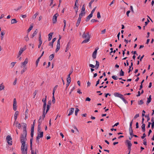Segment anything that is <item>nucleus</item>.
Listing matches in <instances>:
<instances>
[{
  "mask_svg": "<svg viewBox=\"0 0 154 154\" xmlns=\"http://www.w3.org/2000/svg\"><path fill=\"white\" fill-rule=\"evenodd\" d=\"M59 14L57 13H56L53 16L52 19L53 23H55L56 22L57 18Z\"/></svg>",
  "mask_w": 154,
  "mask_h": 154,
  "instance_id": "423d86ee",
  "label": "nucleus"
},
{
  "mask_svg": "<svg viewBox=\"0 0 154 154\" xmlns=\"http://www.w3.org/2000/svg\"><path fill=\"white\" fill-rule=\"evenodd\" d=\"M41 58V57H39L38 59L37 60L36 62V66L37 67L38 66V63L40 59Z\"/></svg>",
  "mask_w": 154,
  "mask_h": 154,
  "instance_id": "c9c22d12",
  "label": "nucleus"
},
{
  "mask_svg": "<svg viewBox=\"0 0 154 154\" xmlns=\"http://www.w3.org/2000/svg\"><path fill=\"white\" fill-rule=\"evenodd\" d=\"M15 124L16 127L19 129H20L21 127V125L20 123H19L17 121H15L14 125Z\"/></svg>",
  "mask_w": 154,
  "mask_h": 154,
  "instance_id": "f8f14e48",
  "label": "nucleus"
},
{
  "mask_svg": "<svg viewBox=\"0 0 154 154\" xmlns=\"http://www.w3.org/2000/svg\"><path fill=\"white\" fill-rule=\"evenodd\" d=\"M149 22V20L147 19V21H146V22H145V26H146L148 23Z\"/></svg>",
  "mask_w": 154,
  "mask_h": 154,
  "instance_id": "69168bd1",
  "label": "nucleus"
},
{
  "mask_svg": "<svg viewBox=\"0 0 154 154\" xmlns=\"http://www.w3.org/2000/svg\"><path fill=\"white\" fill-rule=\"evenodd\" d=\"M17 103L16 100L15 98H14L13 100V109L14 110L16 111L17 109Z\"/></svg>",
  "mask_w": 154,
  "mask_h": 154,
  "instance_id": "0eeeda50",
  "label": "nucleus"
},
{
  "mask_svg": "<svg viewBox=\"0 0 154 154\" xmlns=\"http://www.w3.org/2000/svg\"><path fill=\"white\" fill-rule=\"evenodd\" d=\"M44 119L42 118V116H40L39 118V119L38 121V125H41L42 122V121Z\"/></svg>",
  "mask_w": 154,
  "mask_h": 154,
  "instance_id": "412c9836",
  "label": "nucleus"
},
{
  "mask_svg": "<svg viewBox=\"0 0 154 154\" xmlns=\"http://www.w3.org/2000/svg\"><path fill=\"white\" fill-rule=\"evenodd\" d=\"M41 125H38V132H41V128L40 126Z\"/></svg>",
  "mask_w": 154,
  "mask_h": 154,
  "instance_id": "f704fd0d",
  "label": "nucleus"
},
{
  "mask_svg": "<svg viewBox=\"0 0 154 154\" xmlns=\"http://www.w3.org/2000/svg\"><path fill=\"white\" fill-rule=\"evenodd\" d=\"M33 28V26H30L29 27V29L28 30V32H29Z\"/></svg>",
  "mask_w": 154,
  "mask_h": 154,
  "instance_id": "864d4df0",
  "label": "nucleus"
},
{
  "mask_svg": "<svg viewBox=\"0 0 154 154\" xmlns=\"http://www.w3.org/2000/svg\"><path fill=\"white\" fill-rule=\"evenodd\" d=\"M53 43L52 42H50L48 44L49 46H51L52 48H53Z\"/></svg>",
  "mask_w": 154,
  "mask_h": 154,
  "instance_id": "680f3d73",
  "label": "nucleus"
},
{
  "mask_svg": "<svg viewBox=\"0 0 154 154\" xmlns=\"http://www.w3.org/2000/svg\"><path fill=\"white\" fill-rule=\"evenodd\" d=\"M20 66V67L21 68L23 69L20 72L21 74H23L24 72H25L27 70V67L26 66Z\"/></svg>",
  "mask_w": 154,
  "mask_h": 154,
  "instance_id": "9d476101",
  "label": "nucleus"
},
{
  "mask_svg": "<svg viewBox=\"0 0 154 154\" xmlns=\"http://www.w3.org/2000/svg\"><path fill=\"white\" fill-rule=\"evenodd\" d=\"M28 59L27 58H26L24 61L21 63V66H26V65L28 63Z\"/></svg>",
  "mask_w": 154,
  "mask_h": 154,
  "instance_id": "1a4fd4ad",
  "label": "nucleus"
},
{
  "mask_svg": "<svg viewBox=\"0 0 154 154\" xmlns=\"http://www.w3.org/2000/svg\"><path fill=\"white\" fill-rule=\"evenodd\" d=\"M17 22V21L15 19H12L11 20V23L12 24L16 23Z\"/></svg>",
  "mask_w": 154,
  "mask_h": 154,
  "instance_id": "5701e85b",
  "label": "nucleus"
},
{
  "mask_svg": "<svg viewBox=\"0 0 154 154\" xmlns=\"http://www.w3.org/2000/svg\"><path fill=\"white\" fill-rule=\"evenodd\" d=\"M46 104H43V112H45V109H46Z\"/></svg>",
  "mask_w": 154,
  "mask_h": 154,
  "instance_id": "a18cd8bd",
  "label": "nucleus"
},
{
  "mask_svg": "<svg viewBox=\"0 0 154 154\" xmlns=\"http://www.w3.org/2000/svg\"><path fill=\"white\" fill-rule=\"evenodd\" d=\"M5 33L3 32L2 31L1 32V39L2 40L3 38V35H4Z\"/></svg>",
  "mask_w": 154,
  "mask_h": 154,
  "instance_id": "58836bf2",
  "label": "nucleus"
},
{
  "mask_svg": "<svg viewBox=\"0 0 154 154\" xmlns=\"http://www.w3.org/2000/svg\"><path fill=\"white\" fill-rule=\"evenodd\" d=\"M96 8H97V7H96L93 9V10L91 11V14H92L93 15V14L94 13L95 11Z\"/></svg>",
  "mask_w": 154,
  "mask_h": 154,
  "instance_id": "6e6d98bb",
  "label": "nucleus"
},
{
  "mask_svg": "<svg viewBox=\"0 0 154 154\" xmlns=\"http://www.w3.org/2000/svg\"><path fill=\"white\" fill-rule=\"evenodd\" d=\"M20 142L21 143V150L22 153H27V146L25 144L26 141V137L20 136Z\"/></svg>",
  "mask_w": 154,
  "mask_h": 154,
  "instance_id": "f257e3e1",
  "label": "nucleus"
},
{
  "mask_svg": "<svg viewBox=\"0 0 154 154\" xmlns=\"http://www.w3.org/2000/svg\"><path fill=\"white\" fill-rule=\"evenodd\" d=\"M112 78L114 80H117L118 79V77L115 75H113L112 76Z\"/></svg>",
  "mask_w": 154,
  "mask_h": 154,
  "instance_id": "8fccbe9b",
  "label": "nucleus"
},
{
  "mask_svg": "<svg viewBox=\"0 0 154 154\" xmlns=\"http://www.w3.org/2000/svg\"><path fill=\"white\" fill-rule=\"evenodd\" d=\"M38 33V30L37 29H36L33 32V34L32 35V38H33Z\"/></svg>",
  "mask_w": 154,
  "mask_h": 154,
  "instance_id": "c85d7f7f",
  "label": "nucleus"
},
{
  "mask_svg": "<svg viewBox=\"0 0 154 154\" xmlns=\"http://www.w3.org/2000/svg\"><path fill=\"white\" fill-rule=\"evenodd\" d=\"M37 92H38V91L37 90H35V91L33 93V94H34L33 98H35V96L36 94H37Z\"/></svg>",
  "mask_w": 154,
  "mask_h": 154,
  "instance_id": "603ef678",
  "label": "nucleus"
},
{
  "mask_svg": "<svg viewBox=\"0 0 154 154\" xmlns=\"http://www.w3.org/2000/svg\"><path fill=\"white\" fill-rule=\"evenodd\" d=\"M50 105H49V104L48 105H47V109H46V111L45 114H46L48 112V110H49V109H50Z\"/></svg>",
  "mask_w": 154,
  "mask_h": 154,
  "instance_id": "473e14b6",
  "label": "nucleus"
},
{
  "mask_svg": "<svg viewBox=\"0 0 154 154\" xmlns=\"http://www.w3.org/2000/svg\"><path fill=\"white\" fill-rule=\"evenodd\" d=\"M126 142H127V144L128 145V147H131V146H132V144H131V142L128 140H127Z\"/></svg>",
  "mask_w": 154,
  "mask_h": 154,
  "instance_id": "cd10ccee",
  "label": "nucleus"
},
{
  "mask_svg": "<svg viewBox=\"0 0 154 154\" xmlns=\"http://www.w3.org/2000/svg\"><path fill=\"white\" fill-rule=\"evenodd\" d=\"M63 23H64V26H63V31H64V29L66 27V21L65 20H63Z\"/></svg>",
  "mask_w": 154,
  "mask_h": 154,
  "instance_id": "79ce46f5",
  "label": "nucleus"
},
{
  "mask_svg": "<svg viewBox=\"0 0 154 154\" xmlns=\"http://www.w3.org/2000/svg\"><path fill=\"white\" fill-rule=\"evenodd\" d=\"M151 96L150 95L148 98H147L146 104L148 105L151 102Z\"/></svg>",
  "mask_w": 154,
  "mask_h": 154,
  "instance_id": "2eb2a0df",
  "label": "nucleus"
},
{
  "mask_svg": "<svg viewBox=\"0 0 154 154\" xmlns=\"http://www.w3.org/2000/svg\"><path fill=\"white\" fill-rule=\"evenodd\" d=\"M60 48V45H57L56 48L55 50V52H57L59 50Z\"/></svg>",
  "mask_w": 154,
  "mask_h": 154,
  "instance_id": "393cba45",
  "label": "nucleus"
},
{
  "mask_svg": "<svg viewBox=\"0 0 154 154\" xmlns=\"http://www.w3.org/2000/svg\"><path fill=\"white\" fill-rule=\"evenodd\" d=\"M97 17L99 19L101 17L100 13L99 12H98L97 13Z\"/></svg>",
  "mask_w": 154,
  "mask_h": 154,
  "instance_id": "5fc2aeb1",
  "label": "nucleus"
},
{
  "mask_svg": "<svg viewBox=\"0 0 154 154\" xmlns=\"http://www.w3.org/2000/svg\"><path fill=\"white\" fill-rule=\"evenodd\" d=\"M85 14V12L81 11V13L79 14V17L81 19L82 16H84Z\"/></svg>",
  "mask_w": 154,
  "mask_h": 154,
  "instance_id": "a211bd4d",
  "label": "nucleus"
},
{
  "mask_svg": "<svg viewBox=\"0 0 154 154\" xmlns=\"http://www.w3.org/2000/svg\"><path fill=\"white\" fill-rule=\"evenodd\" d=\"M46 98H47V96H45V99H42V101L44 103V104H46Z\"/></svg>",
  "mask_w": 154,
  "mask_h": 154,
  "instance_id": "e433bc0d",
  "label": "nucleus"
},
{
  "mask_svg": "<svg viewBox=\"0 0 154 154\" xmlns=\"http://www.w3.org/2000/svg\"><path fill=\"white\" fill-rule=\"evenodd\" d=\"M7 143L10 145H12V138L10 135H8L6 138Z\"/></svg>",
  "mask_w": 154,
  "mask_h": 154,
  "instance_id": "20e7f679",
  "label": "nucleus"
},
{
  "mask_svg": "<svg viewBox=\"0 0 154 154\" xmlns=\"http://www.w3.org/2000/svg\"><path fill=\"white\" fill-rule=\"evenodd\" d=\"M53 34V32H51L48 34V40L50 41L51 39L52 36Z\"/></svg>",
  "mask_w": 154,
  "mask_h": 154,
  "instance_id": "6ab92c4d",
  "label": "nucleus"
},
{
  "mask_svg": "<svg viewBox=\"0 0 154 154\" xmlns=\"http://www.w3.org/2000/svg\"><path fill=\"white\" fill-rule=\"evenodd\" d=\"M67 83L70 84L71 81V78H67Z\"/></svg>",
  "mask_w": 154,
  "mask_h": 154,
  "instance_id": "49530a36",
  "label": "nucleus"
},
{
  "mask_svg": "<svg viewBox=\"0 0 154 154\" xmlns=\"http://www.w3.org/2000/svg\"><path fill=\"white\" fill-rule=\"evenodd\" d=\"M91 22L94 23L95 22H97L98 21L94 19H92L91 20Z\"/></svg>",
  "mask_w": 154,
  "mask_h": 154,
  "instance_id": "e2e57ef3",
  "label": "nucleus"
},
{
  "mask_svg": "<svg viewBox=\"0 0 154 154\" xmlns=\"http://www.w3.org/2000/svg\"><path fill=\"white\" fill-rule=\"evenodd\" d=\"M94 0H91L89 4V6L90 7H91V4L93 2Z\"/></svg>",
  "mask_w": 154,
  "mask_h": 154,
  "instance_id": "bf43d9fd",
  "label": "nucleus"
},
{
  "mask_svg": "<svg viewBox=\"0 0 154 154\" xmlns=\"http://www.w3.org/2000/svg\"><path fill=\"white\" fill-rule=\"evenodd\" d=\"M74 111V108H71L70 110L69 111V113L68 114V116H69L72 115Z\"/></svg>",
  "mask_w": 154,
  "mask_h": 154,
  "instance_id": "ddd939ff",
  "label": "nucleus"
},
{
  "mask_svg": "<svg viewBox=\"0 0 154 154\" xmlns=\"http://www.w3.org/2000/svg\"><path fill=\"white\" fill-rule=\"evenodd\" d=\"M34 127H32L31 128V133L33 134L34 132Z\"/></svg>",
  "mask_w": 154,
  "mask_h": 154,
  "instance_id": "0e129e2a",
  "label": "nucleus"
},
{
  "mask_svg": "<svg viewBox=\"0 0 154 154\" xmlns=\"http://www.w3.org/2000/svg\"><path fill=\"white\" fill-rule=\"evenodd\" d=\"M38 14H39L38 12H37L35 13V14L33 16L32 18L34 19H35L36 18L37 16L38 15Z\"/></svg>",
  "mask_w": 154,
  "mask_h": 154,
  "instance_id": "72a5a7b5",
  "label": "nucleus"
},
{
  "mask_svg": "<svg viewBox=\"0 0 154 154\" xmlns=\"http://www.w3.org/2000/svg\"><path fill=\"white\" fill-rule=\"evenodd\" d=\"M54 55L53 54H51L49 57V59L51 60L54 58Z\"/></svg>",
  "mask_w": 154,
  "mask_h": 154,
  "instance_id": "2f4dec72",
  "label": "nucleus"
},
{
  "mask_svg": "<svg viewBox=\"0 0 154 154\" xmlns=\"http://www.w3.org/2000/svg\"><path fill=\"white\" fill-rule=\"evenodd\" d=\"M145 125L144 123L142 124L141 128H142V131L143 132H144L145 131Z\"/></svg>",
  "mask_w": 154,
  "mask_h": 154,
  "instance_id": "bb28decb",
  "label": "nucleus"
},
{
  "mask_svg": "<svg viewBox=\"0 0 154 154\" xmlns=\"http://www.w3.org/2000/svg\"><path fill=\"white\" fill-rule=\"evenodd\" d=\"M26 49V47L25 45L23 48H21L19 52V55L20 56L23 52Z\"/></svg>",
  "mask_w": 154,
  "mask_h": 154,
  "instance_id": "6e6552de",
  "label": "nucleus"
},
{
  "mask_svg": "<svg viewBox=\"0 0 154 154\" xmlns=\"http://www.w3.org/2000/svg\"><path fill=\"white\" fill-rule=\"evenodd\" d=\"M79 111V110L78 108H76L75 110V116H76L77 115V113H78V112Z\"/></svg>",
  "mask_w": 154,
  "mask_h": 154,
  "instance_id": "a19ab883",
  "label": "nucleus"
},
{
  "mask_svg": "<svg viewBox=\"0 0 154 154\" xmlns=\"http://www.w3.org/2000/svg\"><path fill=\"white\" fill-rule=\"evenodd\" d=\"M89 66L90 67L92 68H94L95 67L94 65L92 64H90L89 65Z\"/></svg>",
  "mask_w": 154,
  "mask_h": 154,
  "instance_id": "774afa93",
  "label": "nucleus"
},
{
  "mask_svg": "<svg viewBox=\"0 0 154 154\" xmlns=\"http://www.w3.org/2000/svg\"><path fill=\"white\" fill-rule=\"evenodd\" d=\"M81 18H79V17L78 18L77 22L76 23V26H78L79 25V24L80 22V21H81Z\"/></svg>",
  "mask_w": 154,
  "mask_h": 154,
  "instance_id": "b1692460",
  "label": "nucleus"
},
{
  "mask_svg": "<svg viewBox=\"0 0 154 154\" xmlns=\"http://www.w3.org/2000/svg\"><path fill=\"white\" fill-rule=\"evenodd\" d=\"M145 116L147 118V121H149L150 120V118H149V114H148L147 115H146Z\"/></svg>",
  "mask_w": 154,
  "mask_h": 154,
  "instance_id": "3c124183",
  "label": "nucleus"
},
{
  "mask_svg": "<svg viewBox=\"0 0 154 154\" xmlns=\"http://www.w3.org/2000/svg\"><path fill=\"white\" fill-rule=\"evenodd\" d=\"M39 44L38 45V48H39L41 46V45H42V41H39Z\"/></svg>",
  "mask_w": 154,
  "mask_h": 154,
  "instance_id": "052dcab7",
  "label": "nucleus"
},
{
  "mask_svg": "<svg viewBox=\"0 0 154 154\" xmlns=\"http://www.w3.org/2000/svg\"><path fill=\"white\" fill-rule=\"evenodd\" d=\"M98 49H95V50L93 52V54H92V57L94 58L95 59L96 58V55H97V51Z\"/></svg>",
  "mask_w": 154,
  "mask_h": 154,
  "instance_id": "4468645a",
  "label": "nucleus"
},
{
  "mask_svg": "<svg viewBox=\"0 0 154 154\" xmlns=\"http://www.w3.org/2000/svg\"><path fill=\"white\" fill-rule=\"evenodd\" d=\"M5 87L3 85V83H2L0 85V91L2 90Z\"/></svg>",
  "mask_w": 154,
  "mask_h": 154,
  "instance_id": "7c9ffc66",
  "label": "nucleus"
},
{
  "mask_svg": "<svg viewBox=\"0 0 154 154\" xmlns=\"http://www.w3.org/2000/svg\"><path fill=\"white\" fill-rule=\"evenodd\" d=\"M85 8L84 5H83L82 6V11H81L85 12Z\"/></svg>",
  "mask_w": 154,
  "mask_h": 154,
  "instance_id": "4d7b16f0",
  "label": "nucleus"
},
{
  "mask_svg": "<svg viewBox=\"0 0 154 154\" xmlns=\"http://www.w3.org/2000/svg\"><path fill=\"white\" fill-rule=\"evenodd\" d=\"M129 132L131 136L133 135V131L132 129V127H129Z\"/></svg>",
  "mask_w": 154,
  "mask_h": 154,
  "instance_id": "aec40b11",
  "label": "nucleus"
},
{
  "mask_svg": "<svg viewBox=\"0 0 154 154\" xmlns=\"http://www.w3.org/2000/svg\"><path fill=\"white\" fill-rule=\"evenodd\" d=\"M26 124H25L24 125L23 129V134H22L21 135V136H23V137H26L27 135V131L26 130Z\"/></svg>",
  "mask_w": 154,
  "mask_h": 154,
  "instance_id": "39448f33",
  "label": "nucleus"
},
{
  "mask_svg": "<svg viewBox=\"0 0 154 154\" xmlns=\"http://www.w3.org/2000/svg\"><path fill=\"white\" fill-rule=\"evenodd\" d=\"M139 114H137L134 117V119H136L137 118V117H139Z\"/></svg>",
  "mask_w": 154,
  "mask_h": 154,
  "instance_id": "338daca9",
  "label": "nucleus"
},
{
  "mask_svg": "<svg viewBox=\"0 0 154 154\" xmlns=\"http://www.w3.org/2000/svg\"><path fill=\"white\" fill-rule=\"evenodd\" d=\"M24 39L26 42H27L29 40V38L28 37V35L24 37Z\"/></svg>",
  "mask_w": 154,
  "mask_h": 154,
  "instance_id": "c03bdc74",
  "label": "nucleus"
},
{
  "mask_svg": "<svg viewBox=\"0 0 154 154\" xmlns=\"http://www.w3.org/2000/svg\"><path fill=\"white\" fill-rule=\"evenodd\" d=\"M143 144L145 146L147 145V142L146 139H145L143 140Z\"/></svg>",
  "mask_w": 154,
  "mask_h": 154,
  "instance_id": "13d9d810",
  "label": "nucleus"
},
{
  "mask_svg": "<svg viewBox=\"0 0 154 154\" xmlns=\"http://www.w3.org/2000/svg\"><path fill=\"white\" fill-rule=\"evenodd\" d=\"M43 132H38L37 136L36 137V143L38 144L39 143V139L40 138L42 137L43 136Z\"/></svg>",
  "mask_w": 154,
  "mask_h": 154,
  "instance_id": "7ed1b4c3",
  "label": "nucleus"
},
{
  "mask_svg": "<svg viewBox=\"0 0 154 154\" xmlns=\"http://www.w3.org/2000/svg\"><path fill=\"white\" fill-rule=\"evenodd\" d=\"M124 72L122 71V69H121L120 72V75L121 76H123L124 75Z\"/></svg>",
  "mask_w": 154,
  "mask_h": 154,
  "instance_id": "ea45409f",
  "label": "nucleus"
},
{
  "mask_svg": "<svg viewBox=\"0 0 154 154\" xmlns=\"http://www.w3.org/2000/svg\"><path fill=\"white\" fill-rule=\"evenodd\" d=\"M82 37L84 39H85L82 42V43H86L90 41V35L89 32H84L82 35Z\"/></svg>",
  "mask_w": 154,
  "mask_h": 154,
  "instance_id": "f03ea898",
  "label": "nucleus"
},
{
  "mask_svg": "<svg viewBox=\"0 0 154 154\" xmlns=\"http://www.w3.org/2000/svg\"><path fill=\"white\" fill-rule=\"evenodd\" d=\"M96 64L95 66L97 67V68H98L99 67V63L97 61H96Z\"/></svg>",
  "mask_w": 154,
  "mask_h": 154,
  "instance_id": "37998d69",
  "label": "nucleus"
},
{
  "mask_svg": "<svg viewBox=\"0 0 154 154\" xmlns=\"http://www.w3.org/2000/svg\"><path fill=\"white\" fill-rule=\"evenodd\" d=\"M19 114V112L17 111L15 112L14 116V118L15 120V121H16L17 118V116H18Z\"/></svg>",
  "mask_w": 154,
  "mask_h": 154,
  "instance_id": "dca6fc26",
  "label": "nucleus"
},
{
  "mask_svg": "<svg viewBox=\"0 0 154 154\" xmlns=\"http://www.w3.org/2000/svg\"><path fill=\"white\" fill-rule=\"evenodd\" d=\"M70 43L69 42H68V43L67 44V45L66 47V50H65L66 52H67L68 51L69 48V46H70Z\"/></svg>",
  "mask_w": 154,
  "mask_h": 154,
  "instance_id": "4be33fe9",
  "label": "nucleus"
},
{
  "mask_svg": "<svg viewBox=\"0 0 154 154\" xmlns=\"http://www.w3.org/2000/svg\"><path fill=\"white\" fill-rule=\"evenodd\" d=\"M52 102L53 103H55V97H54V95H53Z\"/></svg>",
  "mask_w": 154,
  "mask_h": 154,
  "instance_id": "09e8293b",
  "label": "nucleus"
},
{
  "mask_svg": "<svg viewBox=\"0 0 154 154\" xmlns=\"http://www.w3.org/2000/svg\"><path fill=\"white\" fill-rule=\"evenodd\" d=\"M58 87V85H56L54 88V89H53V93H52V94L53 95H54V93H55V91H56V90L57 87Z\"/></svg>",
  "mask_w": 154,
  "mask_h": 154,
  "instance_id": "c756f323",
  "label": "nucleus"
},
{
  "mask_svg": "<svg viewBox=\"0 0 154 154\" xmlns=\"http://www.w3.org/2000/svg\"><path fill=\"white\" fill-rule=\"evenodd\" d=\"M114 95L115 97H119L120 98L123 96L122 95L118 92L115 93L114 94Z\"/></svg>",
  "mask_w": 154,
  "mask_h": 154,
  "instance_id": "9b49d317",
  "label": "nucleus"
},
{
  "mask_svg": "<svg viewBox=\"0 0 154 154\" xmlns=\"http://www.w3.org/2000/svg\"><path fill=\"white\" fill-rule=\"evenodd\" d=\"M93 15L90 14L88 16L86 19L85 21H88L92 17Z\"/></svg>",
  "mask_w": 154,
  "mask_h": 154,
  "instance_id": "f3484780",
  "label": "nucleus"
},
{
  "mask_svg": "<svg viewBox=\"0 0 154 154\" xmlns=\"http://www.w3.org/2000/svg\"><path fill=\"white\" fill-rule=\"evenodd\" d=\"M121 99L126 104L128 103V101L124 98L123 96Z\"/></svg>",
  "mask_w": 154,
  "mask_h": 154,
  "instance_id": "4c0bfd02",
  "label": "nucleus"
},
{
  "mask_svg": "<svg viewBox=\"0 0 154 154\" xmlns=\"http://www.w3.org/2000/svg\"><path fill=\"white\" fill-rule=\"evenodd\" d=\"M143 102L142 100L139 101L138 102V104L139 105H141L143 104Z\"/></svg>",
  "mask_w": 154,
  "mask_h": 154,
  "instance_id": "de8ad7c7",
  "label": "nucleus"
},
{
  "mask_svg": "<svg viewBox=\"0 0 154 154\" xmlns=\"http://www.w3.org/2000/svg\"><path fill=\"white\" fill-rule=\"evenodd\" d=\"M28 109H26L25 112V120H26L27 118H28Z\"/></svg>",
  "mask_w": 154,
  "mask_h": 154,
  "instance_id": "a878e982",
  "label": "nucleus"
}]
</instances>
